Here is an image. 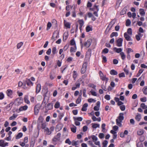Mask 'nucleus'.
Listing matches in <instances>:
<instances>
[{
  "label": "nucleus",
  "mask_w": 147,
  "mask_h": 147,
  "mask_svg": "<svg viewBox=\"0 0 147 147\" xmlns=\"http://www.w3.org/2000/svg\"><path fill=\"white\" fill-rule=\"evenodd\" d=\"M87 66V63L85 62L84 63L81 69V72L82 74H84L86 70Z\"/></svg>",
  "instance_id": "nucleus-2"
},
{
  "label": "nucleus",
  "mask_w": 147,
  "mask_h": 147,
  "mask_svg": "<svg viewBox=\"0 0 147 147\" xmlns=\"http://www.w3.org/2000/svg\"><path fill=\"white\" fill-rule=\"evenodd\" d=\"M126 9H123L120 12V14L121 15H123L126 13Z\"/></svg>",
  "instance_id": "nucleus-45"
},
{
  "label": "nucleus",
  "mask_w": 147,
  "mask_h": 147,
  "mask_svg": "<svg viewBox=\"0 0 147 147\" xmlns=\"http://www.w3.org/2000/svg\"><path fill=\"white\" fill-rule=\"evenodd\" d=\"M53 107V105L51 103H49L47 105V108L49 110L52 109Z\"/></svg>",
  "instance_id": "nucleus-27"
},
{
  "label": "nucleus",
  "mask_w": 147,
  "mask_h": 147,
  "mask_svg": "<svg viewBox=\"0 0 147 147\" xmlns=\"http://www.w3.org/2000/svg\"><path fill=\"white\" fill-rule=\"evenodd\" d=\"M76 46H75V49L74 48H73V47H71V48L70 51L71 52H75L76 51Z\"/></svg>",
  "instance_id": "nucleus-55"
},
{
  "label": "nucleus",
  "mask_w": 147,
  "mask_h": 147,
  "mask_svg": "<svg viewBox=\"0 0 147 147\" xmlns=\"http://www.w3.org/2000/svg\"><path fill=\"white\" fill-rule=\"evenodd\" d=\"M91 137L93 142L96 141L98 140L97 137L94 135H92L91 136Z\"/></svg>",
  "instance_id": "nucleus-29"
},
{
  "label": "nucleus",
  "mask_w": 147,
  "mask_h": 147,
  "mask_svg": "<svg viewBox=\"0 0 147 147\" xmlns=\"http://www.w3.org/2000/svg\"><path fill=\"white\" fill-rule=\"evenodd\" d=\"M82 80L81 79H80L78 80L77 82L76 83V87L77 88H79L80 85V82H78L80 81H81Z\"/></svg>",
  "instance_id": "nucleus-32"
},
{
  "label": "nucleus",
  "mask_w": 147,
  "mask_h": 147,
  "mask_svg": "<svg viewBox=\"0 0 147 147\" xmlns=\"http://www.w3.org/2000/svg\"><path fill=\"white\" fill-rule=\"evenodd\" d=\"M26 82L28 86H32L33 84V83L29 79L26 80Z\"/></svg>",
  "instance_id": "nucleus-20"
},
{
  "label": "nucleus",
  "mask_w": 147,
  "mask_h": 147,
  "mask_svg": "<svg viewBox=\"0 0 147 147\" xmlns=\"http://www.w3.org/2000/svg\"><path fill=\"white\" fill-rule=\"evenodd\" d=\"M140 106L143 109H147V106L145 105L144 103H142L141 104Z\"/></svg>",
  "instance_id": "nucleus-33"
},
{
  "label": "nucleus",
  "mask_w": 147,
  "mask_h": 147,
  "mask_svg": "<svg viewBox=\"0 0 147 147\" xmlns=\"http://www.w3.org/2000/svg\"><path fill=\"white\" fill-rule=\"evenodd\" d=\"M144 32V30L141 27L139 28L138 30V34L139 36L141 37L143 36V34L142 33H143Z\"/></svg>",
  "instance_id": "nucleus-8"
},
{
  "label": "nucleus",
  "mask_w": 147,
  "mask_h": 147,
  "mask_svg": "<svg viewBox=\"0 0 147 147\" xmlns=\"http://www.w3.org/2000/svg\"><path fill=\"white\" fill-rule=\"evenodd\" d=\"M113 50L117 53H120L121 52H122L121 51H122V49L121 48H117L116 47L114 48Z\"/></svg>",
  "instance_id": "nucleus-15"
},
{
  "label": "nucleus",
  "mask_w": 147,
  "mask_h": 147,
  "mask_svg": "<svg viewBox=\"0 0 147 147\" xmlns=\"http://www.w3.org/2000/svg\"><path fill=\"white\" fill-rule=\"evenodd\" d=\"M71 130L73 133H75L76 132V127L74 125H73V127L71 128Z\"/></svg>",
  "instance_id": "nucleus-31"
},
{
  "label": "nucleus",
  "mask_w": 147,
  "mask_h": 147,
  "mask_svg": "<svg viewBox=\"0 0 147 147\" xmlns=\"http://www.w3.org/2000/svg\"><path fill=\"white\" fill-rule=\"evenodd\" d=\"M68 34H66L65 35H64L63 38V41H65L68 38Z\"/></svg>",
  "instance_id": "nucleus-59"
},
{
  "label": "nucleus",
  "mask_w": 147,
  "mask_h": 147,
  "mask_svg": "<svg viewBox=\"0 0 147 147\" xmlns=\"http://www.w3.org/2000/svg\"><path fill=\"white\" fill-rule=\"evenodd\" d=\"M64 24L65 26L67 28H70L71 24L70 23L67 22L66 20H64Z\"/></svg>",
  "instance_id": "nucleus-14"
},
{
  "label": "nucleus",
  "mask_w": 147,
  "mask_h": 147,
  "mask_svg": "<svg viewBox=\"0 0 147 147\" xmlns=\"http://www.w3.org/2000/svg\"><path fill=\"white\" fill-rule=\"evenodd\" d=\"M24 43L23 42H21L18 43L17 45V48L19 49L21 48V47L23 45Z\"/></svg>",
  "instance_id": "nucleus-21"
},
{
  "label": "nucleus",
  "mask_w": 147,
  "mask_h": 147,
  "mask_svg": "<svg viewBox=\"0 0 147 147\" xmlns=\"http://www.w3.org/2000/svg\"><path fill=\"white\" fill-rule=\"evenodd\" d=\"M69 47V44H67L63 48V49L65 51Z\"/></svg>",
  "instance_id": "nucleus-63"
},
{
  "label": "nucleus",
  "mask_w": 147,
  "mask_h": 147,
  "mask_svg": "<svg viewBox=\"0 0 147 147\" xmlns=\"http://www.w3.org/2000/svg\"><path fill=\"white\" fill-rule=\"evenodd\" d=\"M140 101L143 102H146L147 100L146 98V97H144L143 98H141L140 99Z\"/></svg>",
  "instance_id": "nucleus-49"
},
{
  "label": "nucleus",
  "mask_w": 147,
  "mask_h": 147,
  "mask_svg": "<svg viewBox=\"0 0 147 147\" xmlns=\"http://www.w3.org/2000/svg\"><path fill=\"white\" fill-rule=\"evenodd\" d=\"M142 91L145 95H147V86L144 87L142 89Z\"/></svg>",
  "instance_id": "nucleus-22"
},
{
  "label": "nucleus",
  "mask_w": 147,
  "mask_h": 147,
  "mask_svg": "<svg viewBox=\"0 0 147 147\" xmlns=\"http://www.w3.org/2000/svg\"><path fill=\"white\" fill-rule=\"evenodd\" d=\"M61 134L60 133H58L56 136H55L53 139V141H55L57 140H59L61 136Z\"/></svg>",
  "instance_id": "nucleus-13"
},
{
  "label": "nucleus",
  "mask_w": 147,
  "mask_h": 147,
  "mask_svg": "<svg viewBox=\"0 0 147 147\" xmlns=\"http://www.w3.org/2000/svg\"><path fill=\"white\" fill-rule=\"evenodd\" d=\"M90 92L91 93V94L92 95L95 96H97V94H96V92H95L92 91H90Z\"/></svg>",
  "instance_id": "nucleus-61"
},
{
  "label": "nucleus",
  "mask_w": 147,
  "mask_h": 147,
  "mask_svg": "<svg viewBox=\"0 0 147 147\" xmlns=\"http://www.w3.org/2000/svg\"><path fill=\"white\" fill-rule=\"evenodd\" d=\"M144 133L143 130L140 129L137 131L138 135L139 136L142 135Z\"/></svg>",
  "instance_id": "nucleus-37"
},
{
  "label": "nucleus",
  "mask_w": 147,
  "mask_h": 147,
  "mask_svg": "<svg viewBox=\"0 0 147 147\" xmlns=\"http://www.w3.org/2000/svg\"><path fill=\"white\" fill-rule=\"evenodd\" d=\"M99 75L100 79L102 80H105L106 81H107L108 80V78H106L105 76L104 75L103 73L101 71H99Z\"/></svg>",
  "instance_id": "nucleus-4"
},
{
  "label": "nucleus",
  "mask_w": 147,
  "mask_h": 147,
  "mask_svg": "<svg viewBox=\"0 0 147 147\" xmlns=\"http://www.w3.org/2000/svg\"><path fill=\"white\" fill-rule=\"evenodd\" d=\"M17 116V115H16L15 114H13V116L10 117L9 119L10 120H13L15 118H16Z\"/></svg>",
  "instance_id": "nucleus-34"
},
{
  "label": "nucleus",
  "mask_w": 147,
  "mask_h": 147,
  "mask_svg": "<svg viewBox=\"0 0 147 147\" xmlns=\"http://www.w3.org/2000/svg\"><path fill=\"white\" fill-rule=\"evenodd\" d=\"M88 102H95L96 101V100H94V99L91 98H89V99H88Z\"/></svg>",
  "instance_id": "nucleus-50"
},
{
  "label": "nucleus",
  "mask_w": 147,
  "mask_h": 147,
  "mask_svg": "<svg viewBox=\"0 0 147 147\" xmlns=\"http://www.w3.org/2000/svg\"><path fill=\"white\" fill-rule=\"evenodd\" d=\"M120 55L121 56V59L123 60H124L125 58V55L123 52H121L120 53Z\"/></svg>",
  "instance_id": "nucleus-30"
},
{
  "label": "nucleus",
  "mask_w": 147,
  "mask_h": 147,
  "mask_svg": "<svg viewBox=\"0 0 147 147\" xmlns=\"http://www.w3.org/2000/svg\"><path fill=\"white\" fill-rule=\"evenodd\" d=\"M131 23V21L129 19L127 20L126 22V26H129L130 24Z\"/></svg>",
  "instance_id": "nucleus-43"
},
{
  "label": "nucleus",
  "mask_w": 147,
  "mask_h": 147,
  "mask_svg": "<svg viewBox=\"0 0 147 147\" xmlns=\"http://www.w3.org/2000/svg\"><path fill=\"white\" fill-rule=\"evenodd\" d=\"M123 41V39L122 38H120L118 39L116 41L117 46L119 47H121Z\"/></svg>",
  "instance_id": "nucleus-7"
},
{
  "label": "nucleus",
  "mask_w": 147,
  "mask_h": 147,
  "mask_svg": "<svg viewBox=\"0 0 147 147\" xmlns=\"http://www.w3.org/2000/svg\"><path fill=\"white\" fill-rule=\"evenodd\" d=\"M60 103L59 102H57L54 105L55 108H58L60 107Z\"/></svg>",
  "instance_id": "nucleus-38"
},
{
  "label": "nucleus",
  "mask_w": 147,
  "mask_h": 147,
  "mask_svg": "<svg viewBox=\"0 0 147 147\" xmlns=\"http://www.w3.org/2000/svg\"><path fill=\"white\" fill-rule=\"evenodd\" d=\"M86 30L87 32H88L90 31H92V29L89 26H88L86 28Z\"/></svg>",
  "instance_id": "nucleus-46"
},
{
  "label": "nucleus",
  "mask_w": 147,
  "mask_h": 147,
  "mask_svg": "<svg viewBox=\"0 0 147 147\" xmlns=\"http://www.w3.org/2000/svg\"><path fill=\"white\" fill-rule=\"evenodd\" d=\"M88 106V104L87 103H85L83 105L82 107V111H86L87 110V107Z\"/></svg>",
  "instance_id": "nucleus-18"
},
{
  "label": "nucleus",
  "mask_w": 147,
  "mask_h": 147,
  "mask_svg": "<svg viewBox=\"0 0 147 147\" xmlns=\"http://www.w3.org/2000/svg\"><path fill=\"white\" fill-rule=\"evenodd\" d=\"M74 121H81L82 120V118L81 117H74Z\"/></svg>",
  "instance_id": "nucleus-36"
},
{
  "label": "nucleus",
  "mask_w": 147,
  "mask_h": 147,
  "mask_svg": "<svg viewBox=\"0 0 147 147\" xmlns=\"http://www.w3.org/2000/svg\"><path fill=\"white\" fill-rule=\"evenodd\" d=\"M137 147H143V145L141 142H138L137 145Z\"/></svg>",
  "instance_id": "nucleus-56"
},
{
  "label": "nucleus",
  "mask_w": 147,
  "mask_h": 147,
  "mask_svg": "<svg viewBox=\"0 0 147 147\" xmlns=\"http://www.w3.org/2000/svg\"><path fill=\"white\" fill-rule=\"evenodd\" d=\"M113 24L114 23H112V22H111L109 23L105 32V33L106 34H107L108 33L111 28L113 26Z\"/></svg>",
  "instance_id": "nucleus-5"
},
{
  "label": "nucleus",
  "mask_w": 147,
  "mask_h": 147,
  "mask_svg": "<svg viewBox=\"0 0 147 147\" xmlns=\"http://www.w3.org/2000/svg\"><path fill=\"white\" fill-rule=\"evenodd\" d=\"M38 120L40 122L42 123L43 121L42 117L41 116H40L38 118Z\"/></svg>",
  "instance_id": "nucleus-58"
},
{
  "label": "nucleus",
  "mask_w": 147,
  "mask_h": 147,
  "mask_svg": "<svg viewBox=\"0 0 147 147\" xmlns=\"http://www.w3.org/2000/svg\"><path fill=\"white\" fill-rule=\"evenodd\" d=\"M141 118V115L140 114L138 113L137 115L136 116L135 119L137 121H139L140 120Z\"/></svg>",
  "instance_id": "nucleus-16"
},
{
  "label": "nucleus",
  "mask_w": 147,
  "mask_h": 147,
  "mask_svg": "<svg viewBox=\"0 0 147 147\" xmlns=\"http://www.w3.org/2000/svg\"><path fill=\"white\" fill-rule=\"evenodd\" d=\"M81 100V98L80 97V96L76 100V103L77 104H79L80 103Z\"/></svg>",
  "instance_id": "nucleus-51"
},
{
  "label": "nucleus",
  "mask_w": 147,
  "mask_h": 147,
  "mask_svg": "<svg viewBox=\"0 0 147 147\" xmlns=\"http://www.w3.org/2000/svg\"><path fill=\"white\" fill-rule=\"evenodd\" d=\"M93 125L92 126V127L93 128H96V127H99V125L98 124L95 123V124H92Z\"/></svg>",
  "instance_id": "nucleus-44"
},
{
  "label": "nucleus",
  "mask_w": 147,
  "mask_h": 147,
  "mask_svg": "<svg viewBox=\"0 0 147 147\" xmlns=\"http://www.w3.org/2000/svg\"><path fill=\"white\" fill-rule=\"evenodd\" d=\"M6 93L8 96L11 98V96L13 93V92L11 90L8 89L7 90Z\"/></svg>",
  "instance_id": "nucleus-10"
},
{
  "label": "nucleus",
  "mask_w": 147,
  "mask_h": 147,
  "mask_svg": "<svg viewBox=\"0 0 147 147\" xmlns=\"http://www.w3.org/2000/svg\"><path fill=\"white\" fill-rule=\"evenodd\" d=\"M104 98L105 99L107 100H109L110 99V96L109 95H106L105 96Z\"/></svg>",
  "instance_id": "nucleus-52"
},
{
  "label": "nucleus",
  "mask_w": 147,
  "mask_h": 147,
  "mask_svg": "<svg viewBox=\"0 0 147 147\" xmlns=\"http://www.w3.org/2000/svg\"><path fill=\"white\" fill-rule=\"evenodd\" d=\"M28 107L26 105H25L24 106L21 107L19 109V111H25L28 109Z\"/></svg>",
  "instance_id": "nucleus-19"
},
{
  "label": "nucleus",
  "mask_w": 147,
  "mask_h": 147,
  "mask_svg": "<svg viewBox=\"0 0 147 147\" xmlns=\"http://www.w3.org/2000/svg\"><path fill=\"white\" fill-rule=\"evenodd\" d=\"M129 35H131L132 34V30L131 28H129L127 30V32Z\"/></svg>",
  "instance_id": "nucleus-40"
},
{
  "label": "nucleus",
  "mask_w": 147,
  "mask_h": 147,
  "mask_svg": "<svg viewBox=\"0 0 147 147\" xmlns=\"http://www.w3.org/2000/svg\"><path fill=\"white\" fill-rule=\"evenodd\" d=\"M124 119L123 114L122 113H120L118 117V118L116 120L117 124L119 126H121V123Z\"/></svg>",
  "instance_id": "nucleus-1"
},
{
  "label": "nucleus",
  "mask_w": 147,
  "mask_h": 147,
  "mask_svg": "<svg viewBox=\"0 0 147 147\" xmlns=\"http://www.w3.org/2000/svg\"><path fill=\"white\" fill-rule=\"evenodd\" d=\"M65 142L66 143L68 144L69 145H70L71 143V142L70 140L68 138L66 139L65 141Z\"/></svg>",
  "instance_id": "nucleus-57"
},
{
  "label": "nucleus",
  "mask_w": 147,
  "mask_h": 147,
  "mask_svg": "<svg viewBox=\"0 0 147 147\" xmlns=\"http://www.w3.org/2000/svg\"><path fill=\"white\" fill-rule=\"evenodd\" d=\"M41 86L40 84H38L36 87V92L37 93L40 92L41 89Z\"/></svg>",
  "instance_id": "nucleus-17"
},
{
  "label": "nucleus",
  "mask_w": 147,
  "mask_h": 147,
  "mask_svg": "<svg viewBox=\"0 0 147 147\" xmlns=\"http://www.w3.org/2000/svg\"><path fill=\"white\" fill-rule=\"evenodd\" d=\"M98 136L100 138L102 139L104 137V134L103 133H100L98 135Z\"/></svg>",
  "instance_id": "nucleus-62"
},
{
  "label": "nucleus",
  "mask_w": 147,
  "mask_h": 147,
  "mask_svg": "<svg viewBox=\"0 0 147 147\" xmlns=\"http://www.w3.org/2000/svg\"><path fill=\"white\" fill-rule=\"evenodd\" d=\"M78 144L77 142L74 140H73L72 141V145L73 146H76Z\"/></svg>",
  "instance_id": "nucleus-60"
},
{
  "label": "nucleus",
  "mask_w": 147,
  "mask_h": 147,
  "mask_svg": "<svg viewBox=\"0 0 147 147\" xmlns=\"http://www.w3.org/2000/svg\"><path fill=\"white\" fill-rule=\"evenodd\" d=\"M23 136V134L22 133H19L16 137V139L20 138Z\"/></svg>",
  "instance_id": "nucleus-26"
},
{
  "label": "nucleus",
  "mask_w": 147,
  "mask_h": 147,
  "mask_svg": "<svg viewBox=\"0 0 147 147\" xmlns=\"http://www.w3.org/2000/svg\"><path fill=\"white\" fill-rule=\"evenodd\" d=\"M92 42V40L89 39L84 44V46L87 48L89 47L91 45Z\"/></svg>",
  "instance_id": "nucleus-6"
},
{
  "label": "nucleus",
  "mask_w": 147,
  "mask_h": 147,
  "mask_svg": "<svg viewBox=\"0 0 147 147\" xmlns=\"http://www.w3.org/2000/svg\"><path fill=\"white\" fill-rule=\"evenodd\" d=\"M40 109V105L37 104L34 107V113L35 115H37L39 113Z\"/></svg>",
  "instance_id": "nucleus-3"
},
{
  "label": "nucleus",
  "mask_w": 147,
  "mask_h": 147,
  "mask_svg": "<svg viewBox=\"0 0 147 147\" xmlns=\"http://www.w3.org/2000/svg\"><path fill=\"white\" fill-rule=\"evenodd\" d=\"M120 109L122 111H124L125 109V106L124 105H122L120 107Z\"/></svg>",
  "instance_id": "nucleus-54"
},
{
  "label": "nucleus",
  "mask_w": 147,
  "mask_h": 147,
  "mask_svg": "<svg viewBox=\"0 0 147 147\" xmlns=\"http://www.w3.org/2000/svg\"><path fill=\"white\" fill-rule=\"evenodd\" d=\"M51 26V24L50 22H48L47 24V30H48L50 29Z\"/></svg>",
  "instance_id": "nucleus-41"
},
{
  "label": "nucleus",
  "mask_w": 147,
  "mask_h": 147,
  "mask_svg": "<svg viewBox=\"0 0 147 147\" xmlns=\"http://www.w3.org/2000/svg\"><path fill=\"white\" fill-rule=\"evenodd\" d=\"M77 73L75 71H73V77L74 78V79L75 80L76 78L77 77Z\"/></svg>",
  "instance_id": "nucleus-39"
},
{
  "label": "nucleus",
  "mask_w": 147,
  "mask_h": 147,
  "mask_svg": "<svg viewBox=\"0 0 147 147\" xmlns=\"http://www.w3.org/2000/svg\"><path fill=\"white\" fill-rule=\"evenodd\" d=\"M118 36V33L117 32H113L110 35V37L112 38L114 36Z\"/></svg>",
  "instance_id": "nucleus-35"
},
{
  "label": "nucleus",
  "mask_w": 147,
  "mask_h": 147,
  "mask_svg": "<svg viewBox=\"0 0 147 147\" xmlns=\"http://www.w3.org/2000/svg\"><path fill=\"white\" fill-rule=\"evenodd\" d=\"M78 22L80 24V28L81 29L84 25V22L83 20H80L78 21Z\"/></svg>",
  "instance_id": "nucleus-23"
},
{
  "label": "nucleus",
  "mask_w": 147,
  "mask_h": 147,
  "mask_svg": "<svg viewBox=\"0 0 147 147\" xmlns=\"http://www.w3.org/2000/svg\"><path fill=\"white\" fill-rule=\"evenodd\" d=\"M124 36L125 38L127 41H130L132 40L131 37L127 34V33H125L124 34Z\"/></svg>",
  "instance_id": "nucleus-11"
},
{
  "label": "nucleus",
  "mask_w": 147,
  "mask_h": 147,
  "mask_svg": "<svg viewBox=\"0 0 147 147\" xmlns=\"http://www.w3.org/2000/svg\"><path fill=\"white\" fill-rule=\"evenodd\" d=\"M139 11L140 13L141 16H144L145 15V13L144 9H139Z\"/></svg>",
  "instance_id": "nucleus-24"
},
{
  "label": "nucleus",
  "mask_w": 147,
  "mask_h": 147,
  "mask_svg": "<svg viewBox=\"0 0 147 147\" xmlns=\"http://www.w3.org/2000/svg\"><path fill=\"white\" fill-rule=\"evenodd\" d=\"M109 52V50L107 48H105L102 51V53H107Z\"/></svg>",
  "instance_id": "nucleus-47"
},
{
  "label": "nucleus",
  "mask_w": 147,
  "mask_h": 147,
  "mask_svg": "<svg viewBox=\"0 0 147 147\" xmlns=\"http://www.w3.org/2000/svg\"><path fill=\"white\" fill-rule=\"evenodd\" d=\"M110 73L112 75H116L117 74V72L114 70H112L110 71Z\"/></svg>",
  "instance_id": "nucleus-28"
},
{
  "label": "nucleus",
  "mask_w": 147,
  "mask_h": 147,
  "mask_svg": "<svg viewBox=\"0 0 147 147\" xmlns=\"http://www.w3.org/2000/svg\"><path fill=\"white\" fill-rule=\"evenodd\" d=\"M24 100L25 103L28 104H29L30 103V102L28 99V96H25L24 98Z\"/></svg>",
  "instance_id": "nucleus-25"
},
{
  "label": "nucleus",
  "mask_w": 147,
  "mask_h": 147,
  "mask_svg": "<svg viewBox=\"0 0 147 147\" xmlns=\"http://www.w3.org/2000/svg\"><path fill=\"white\" fill-rule=\"evenodd\" d=\"M72 7L71 5H67L66 7V10L67 11H69L70 9L71 8H72Z\"/></svg>",
  "instance_id": "nucleus-64"
},
{
  "label": "nucleus",
  "mask_w": 147,
  "mask_h": 147,
  "mask_svg": "<svg viewBox=\"0 0 147 147\" xmlns=\"http://www.w3.org/2000/svg\"><path fill=\"white\" fill-rule=\"evenodd\" d=\"M70 45H75V42L74 39H72L70 41Z\"/></svg>",
  "instance_id": "nucleus-48"
},
{
  "label": "nucleus",
  "mask_w": 147,
  "mask_h": 147,
  "mask_svg": "<svg viewBox=\"0 0 147 147\" xmlns=\"http://www.w3.org/2000/svg\"><path fill=\"white\" fill-rule=\"evenodd\" d=\"M98 6L95 5L94 7V10H96L97 11H94V14L97 17H98V14L97 13V12L99 10V9L98 8Z\"/></svg>",
  "instance_id": "nucleus-12"
},
{
  "label": "nucleus",
  "mask_w": 147,
  "mask_h": 147,
  "mask_svg": "<svg viewBox=\"0 0 147 147\" xmlns=\"http://www.w3.org/2000/svg\"><path fill=\"white\" fill-rule=\"evenodd\" d=\"M8 145V143L7 142L4 143V141L3 140H0V146L2 147H5L6 146Z\"/></svg>",
  "instance_id": "nucleus-9"
},
{
  "label": "nucleus",
  "mask_w": 147,
  "mask_h": 147,
  "mask_svg": "<svg viewBox=\"0 0 147 147\" xmlns=\"http://www.w3.org/2000/svg\"><path fill=\"white\" fill-rule=\"evenodd\" d=\"M57 49L55 47H54L52 49V52L53 54H55L56 53Z\"/></svg>",
  "instance_id": "nucleus-53"
},
{
  "label": "nucleus",
  "mask_w": 147,
  "mask_h": 147,
  "mask_svg": "<svg viewBox=\"0 0 147 147\" xmlns=\"http://www.w3.org/2000/svg\"><path fill=\"white\" fill-rule=\"evenodd\" d=\"M4 97V95L2 92H0V100L3 99Z\"/></svg>",
  "instance_id": "nucleus-42"
}]
</instances>
